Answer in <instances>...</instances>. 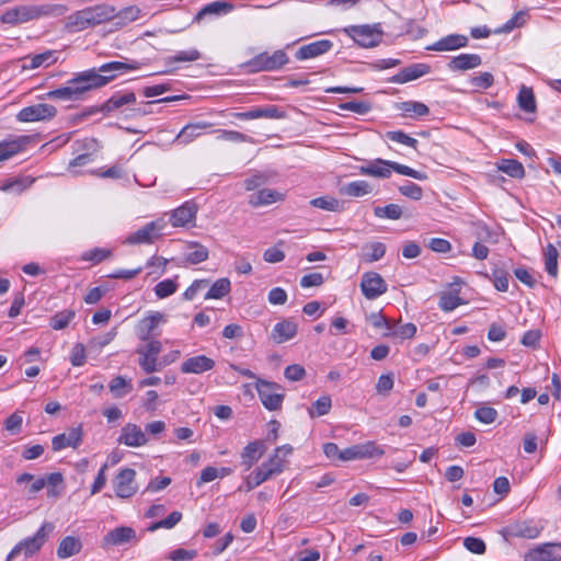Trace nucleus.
<instances>
[{"mask_svg": "<svg viewBox=\"0 0 561 561\" xmlns=\"http://www.w3.org/2000/svg\"><path fill=\"white\" fill-rule=\"evenodd\" d=\"M136 102V95L134 92H115L106 102H104L100 107L91 106L78 114L75 119L82 121L98 112H102L104 114H110L124 105L134 104Z\"/></svg>", "mask_w": 561, "mask_h": 561, "instance_id": "6", "label": "nucleus"}, {"mask_svg": "<svg viewBox=\"0 0 561 561\" xmlns=\"http://www.w3.org/2000/svg\"><path fill=\"white\" fill-rule=\"evenodd\" d=\"M164 320V316L160 312H151L140 320L137 325V335L141 341H151L154 336V330Z\"/></svg>", "mask_w": 561, "mask_h": 561, "instance_id": "19", "label": "nucleus"}, {"mask_svg": "<svg viewBox=\"0 0 561 561\" xmlns=\"http://www.w3.org/2000/svg\"><path fill=\"white\" fill-rule=\"evenodd\" d=\"M387 138L391 141H396L405 146H409L413 149H416L419 141L403 133L402 130H392L386 134Z\"/></svg>", "mask_w": 561, "mask_h": 561, "instance_id": "59", "label": "nucleus"}, {"mask_svg": "<svg viewBox=\"0 0 561 561\" xmlns=\"http://www.w3.org/2000/svg\"><path fill=\"white\" fill-rule=\"evenodd\" d=\"M344 33L354 39L360 47L373 48L382 41L383 32L380 24L374 25H351L345 27Z\"/></svg>", "mask_w": 561, "mask_h": 561, "instance_id": "5", "label": "nucleus"}, {"mask_svg": "<svg viewBox=\"0 0 561 561\" xmlns=\"http://www.w3.org/2000/svg\"><path fill=\"white\" fill-rule=\"evenodd\" d=\"M82 442V427H72L68 434H59L53 437V450L59 451L66 447L77 448Z\"/></svg>", "mask_w": 561, "mask_h": 561, "instance_id": "20", "label": "nucleus"}, {"mask_svg": "<svg viewBox=\"0 0 561 561\" xmlns=\"http://www.w3.org/2000/svg\"><path fill=\"white\" fill-rule=\"evenodd\" d=\"M462 304V299L457 291L443 293L439 297L438 306L444 311H453Z\"/></svg>", "mask_w": 561, "mask_h": 561, "instance_id": "48", "label": "nucleus"}, {"mask_svg": "<svg viewBox=\"0 0 561 561\" xmlns=\"http://www.w3.org/2000/svg\"><path fill=\"white\" fill-rule=\"evenodd\" d=\"M373 191L371 185L364 180L354 181L341 187V193L352 197H360L370 194Z\"/></svg>", "mask_w": 561, "mask_h": 561, "instance_id": "41", "label": "nucleus"}, {"mask_svg": "<svg viewBox=\"0 0 561 561\" xmlns=\"http://www.w3.org/2000/svg\"><path fill=\"white\" fill-rule=\"evenodd\" d=\"M339 107L343 111H350L359 115H365L370 112L371 104L367 101H351L341 103Z\"/></svg>", "mask_w": 561, "mask_h": 561, "instance_id": "58", "label": "nucleus"}, {"mask_svg": "<svg viewBox=\"0 0 561 561\" xmlns=\"http://www.w3.org/2000/svg\"><path fill=\"white\" fill-rule=\"evenodd\" d=\"M517 103L519 108L524 112H536V100L533 89L523 85L517 95Z\"/></svg>", "mask_w": 561, "mask_h": 561, "instance_id": "42", "label": "nucleus"}, {"mask_svg": "<svg viewBox=\"0 0 561 561\" xmlns=\"http://www.w3.org/2000/svg\"><path fill=\"white\" fill-rule=\"evenodd\" d=\"M162 350L161 342L158 340L148 341V344L144 347H139L137 353L139 354V366L147 374L160 370L157 356Z\"/></svg>", "mask_w": 561, "mask_h": 561, "instance_id": "12", "label": "nucleus"}, {"mask_svg": "<svg viewBox=\"0 0 561 561\" xmlns=\"http://www.w3.org/2000/svg\"><path fill=\"white\" fill-rule=\"evenodd\" d=\"M367 248L370 250L364 254V261L367 263L379 261L386 253V245L381 242L370 243Z\"/></svg>", "mask_w": 561, "mask_h": 561, "instance_id": "64", "label": "nucleus"}, {"mask_svg": "<svg viewBox=\"0 0 561 561\" xmlns=\"http://www.w3.org/2000/svg\"><path fill=\"white\" fill-rule=\"evenodd\" d=\"M28 141V137L19 136L8 140L0 141V162L9 160L21 152Z\"/></svg>", "mask_w": 561, "mask_h": 561, "instance_id": "28", "label": "nucleus"}, {"mask_svg": "<svg viewBox=\"0 0 561 561\" xmlns=\"http://www.w3.org/2000/svg\"><path fill=\"white\" fill-rule=\"evenodd\" d=\"M431 67L426 64H413L400 70L390 81L393 83H407L430 73Z\"/></svg>", "mask_w": 561, "mask_h": 561, "instance_id": "21", "label": "nucleus"}, {"mask_svg": "<svg viewBox=\"0 0 561 561\" xmlns=\"http://www.w3.org/2000/svg\"><path fill=\"white\" fill-rule=\"evenodd\" d=\"M108 388L113 397L116 399L123 398L133 391V385L130 380H127L123 376L114 377L111 380Z\"/></svg>", "mask_w": 561, "mask_h": 561, "instance_id": "43", "label": "nucleus"}, {"mask_svg": "<svg viewBox=\"0 0 561 561\" xmlns=\"http://www.w3.org/2000/svg\"><path fill=\"white\" fill-rule=\"evenodd\" d=\"M310 205L328 211H337L340 209V202L332 196H321L310 201Z\"/></svg>", "mask_w": 561, "mask_h": 561, "instance_id": "54", "label": "nucleus"}, {"mask_svg": "<svg viewBox=\"0 0 561 561\" xmlns=\"http://www.w3.org/2000/svg\"><path fill=\"white\" fill-rule=\"evenodd\" d=\"M216 363L213 358L206 355H197L188 357L181 364V371L183 374H195L199 375L205 371L211 370Z\"/></svg>", "mask_w": 561, "mask_h": 561, "instance_id": "17", "label": "nucleus"}, {"mask_svg": "<svg viewBox=\"0 0 561 561\" xmlns=\"http://www.w3.org/2000/svg\"><path fill=\"white\" fill-rule=\"evenodd\" d=\"M57 110L54 105L38 103L23 107L16 115V119L23 123L47 121L55 117Z\"/></svg>", "mask_w": 561, "mask_h": 561, "instance_id": "11", "label": "nucleus"}, {"mask_svg": "<svg viewBox=\"0 0 561 561\" xmlns=\"http://www.w3.org/2000/svg\"><path fill=\"white\" fill-rule=\"evenodd\" d=\"M90 27L87 15L82 10L69 14L64 20V30L68 33H78Z\"/></svg>", "mask_w": 561, "mask_h": 561, "instance_id": "34", "label": "nucleus"}, {"mask_svg": "<svg viewBox=\"0 0 561 561\" xmlns=\"http://www.w3.org/2000/svg\"><path fill=\"white\" fill-rule=\"evenodd\" d=\"M54 529L55 525L53 523L45 522L33 536L19 541L8 553L5 561H12L20 556L25 559L34 557L41 551Z\"/></svg>", "mask_w": 561, "mask_h": 561, "instance_id": "2", "label": "nucleus"}, {"mask_svg": "<svg viewBox=\"0 0 561 561\" xmlns=\"http://www.w3.org/2000/svg\"><path fill=\"white\" fill-rule=\"evenodd\" d=\"M82 549V542L75 536H66L59 542L57 548V557L59 559H67L78 554Z\"/></svg>", "mask_w": 561, "mask_h": 561, "instance_id": "35", "label": "nucleus"}, {"mask_svg": "<svg viewBox=\"0 0 561 561\" xmlns=\"http://www.w3.org/2000/svg\"><path fill=\"white\" fill-rule=\"evenodd\" d=\"M284 195L276 190L263 188L249 197V204L253 207L266 206L282 201Z\"/></svg>", "mask_w": 561, "mask_h": 561, "instance_id": "32", "label": "nucleus"}, {"mask_svg": "<svg viewBox=\"0 0 561 561\" xmlns=\"http://www.w3.org/2000/svg\"><path fill=\"white\" fill-rule=\"evenodd\" d=\"M273 476V471L271 470H263V467H257L245 480L244 488L245 491H251L254 488L259 486L266 480H268Z\"/></svg>", "mask_w": 561, "mask_h": 561, "instance_id": "45", "label": "nucleus"}, {"mask_svg": "<svg viewBox=\"0 0 561 561\" xmlns=\"http://www.w3.org/2000/svg\"><path fill=\"white\" fill-rule=\"evenodd\" d=\"M251 119L256 118H283L284 113L275 105L266 107H255L250 110Z\"/></svg>", "mask_w": 561, "mask_h": 561, "instance_id": "53", "label": "nucleus"}, {"mask_svg": "<svg viewBox=\"0 0 561 561\" xmlns=\"http://www.w3.org/2000/svg\"><path fill=\"white\" fill-rule=\"evenodd\" d=\"M30 8L33 21L48 16H61L68 11L65 4H30Z\"/></svg>", "mask_w": 561, "mask_h": 561, "instance_id": "33", "label": "nucleus"}, {"mask_svg": "<svg viewBox=\"0 0 561 561\" xmlns=\"http://www.w3.org/2000/svg\"><path fill=\"white\" fill-rule=\"evenodd\" d=\"M186 249L190 251L184 254V260L188 264L195 265L205 262L209 256L208 249L196 241L187 242Z\"/></svg>", "mask_w": 561, "mask_h": 561, "instance_id": "36", "label": "nucleus"}, {"mask_svg": "<svg viewBox=\"0 0 561 561\" xmlns=\"http://www.w3.org/2000/svg\"><path fill=\"white\" fill-rule=\"evenodd\" d=\"M399 192L413 201H420L423 196V190L420 185L407 181L403 185L398 187Z\"/></svg>", "mask_w": 561, "mask_h": 561, "instance_id": "61", "label": "nucleus"}, {"mask_svg": "<svg viewBox=\"0 0 561 561\" xmlns=\"http://www.w3.org/2000/svg\"><path fill=\"white\" fill-rule=\"evenodd\" d=\"M385 454L383 449L375 442H366L364 444L353 445L342 450L340 455L341 461H350L354 459H368L380 457Z\"/></svg>", "mask_w": 561, "mask_h": 561, "instance_id": "8", "label": "nucleus"}, {"mask_svg": "<svg viewBox=\"0 0 561 561\" xmlns=\"http://www.w3.org/2000/svg\"><path fill=\"white\" fill-rule=\"evenodd\" d=\"M178 289V284L173 279H164L154 286V293L158 298H167L174 294Z\"/></svg>", "mask_w": 561, "mask_h": 561, "instance_id": "63", "label": "nucleus"}, {"mask_svg": "<svg viewBox=\"0 0 561 561\" xmlns=\"http://www.w3.org/2000/svg\"><path fill=\"white\" fill-rule=\"evenodd\" d=\"M234 9V5L230 2L219 0L214 1L210 3H207L204 5L197 14L194 16L193 22L199 23L205 16L213 15V16H221L226 15L230 12H232Z\"/></svg>", "mask_w": 561, "mask_h": 561, "instance_id": "23", "label": "nucleus"}, {"mask_svg": "<svg viewBox=\"0 0 561 561\" xmlns=\"http://www.w3.org/2000/svg\"><path fill=\"white\" fill-rule=\"evenodd\" d=\"M265 447L263 442L254 440L249 443L242 450L241 463L245 470H249L264 454Z\"/></svg>", "mask_w": 561, "mask_h": 561, "instance_id": "31", "label": "nucleus"}, {"mask_svg": "<svg viewBox=\"0 0 561 561\" xmlns=\"http://www.w3.org/2000/svg\"><path fill=\"white\" fill-rule=\"evenodd\" d=\"M524 561H561V543L547 542L539 545L525 553Z\"/></svg>", "mask_w": 561, "mask_h": 561, "instance_id": "13", "label": "nucleus"}, {"mask_svg": "<svg viewBox=\"0 0 561 561\" xmlns=\"http://www.w3.org/2000/svg\"><path fill=\"white\" fill-rule=\"evenodd\" d=\"M333 47V43L329 39H320L301 46L295 54L296 59L305 60L316 58L328 53Z\"/></svg>", "mask_w": 561, "mask_h": 561, "instance_id": "18", "label": "nucleus"}, {"mask_svg": "<svg viewBox=\"0 0 561 561\" xmlns=\"http://www.w3.org/2000/svg\"><path fill=\"white\" fill-rule=\"evenodd\" d=\"M365 298L374 300L388 290V285L380 274L376 272H366L362 275L359 284Z\"/></svg>", "mask_w": 561, "mask_h": 561, "instance_id": "9", "label": "nucleus"}, {"mask_svg": "<svg viewBox=\"0 0 561 561\" xmlns=\"http://www.w3.org/2000/svg\"><path fill=\"white\" fill-rule=\"evenodd\" d=\"M255 389L263 407L268 411H278L283 407L285 389L274 381L256 378Z\"/></svg>", "mask_w": 561, "mask_h": 561, "instance_id": "3", "label": "nucleus"}, {"mask_svg": "<svg viewBox=\"0 0 561 561\" xmlns=\"http://www.w3.org/2000/svg\"><path fill=\"white\" fill-rule=\"evenodd\" d=\"M497 416H499L497 411L495 409H493L491 407H486V405L478 408L474 412V417L483 424H491V423L495 422Z\"/></svg>", "mask_w": 561, "mask_h": 561, "instance_id": "62", "label": "nucleus"}, {"mask_svg": "<svg viewBox=\"0 0 561 561\" xmlns=\"http://www.w3.org/2000/svg\"><path fill=\"white\" fill-rule=\"evenodd\" d=\"M485 276L493 282L494 287L499 291L505 293L508 290V272L505 268L495 267L492 270L491 276Z\"/></svg>", "mask_w": 561, "mask_h": 561, "instance_id": "50", "label": "nucleus"}, {"mask_svg": "<svg viewBox=\"0 0 561 561\" xmlns=\"http://www.w3.org/2000/svg\"><path fill=\"white\" fill-rule=\"evenodd\" d=\"M416 325L414 323H405L399 328H396L393 324V329L389 332L385 333V336H399L402 340L412 339L416 333Z\"/></svg>", "mask_w": 561, "mask_h": 561, "instance_id": "57", "label": "nucleus"}, {"mask_svg": "<svg viewBox=\"0 0 561 561\" xmlns=\"http://www.w3.org/2000/svg\"><path fill=\"white\" fill-rule=\"evenodd\" d=\"M136 538V531L131 527L121 526L108 531L103 537V546H121Z\"/></svg>", "mask_w": 561, "mask_h": 561, "instance_id": "25", "label": "nucleus"}, {"mask_svg": "<svg viewBox=\"0 0 561 561\" xmlns=\"http://www.w3.org/2000/svg\"><path fill=\"white\" fill-rule=\"evenodd\" d=\"M331 407V398L329 396H322L308 409V413L312 419L323 416L330 412Z\"/></svg>", "mask_w": 561, "mask_h": 561, "instance_id": "47", "label": "nucleus"}, {"mask_svg": "<svg viewBox=\"0 0 561 561\" xmlns=\"http://www.w3.org/2000/svg\"><path fill=\"white\" fill-rule=\"evenodd\" d=\"M209 126L210 124L207 123L187 124L180 130L174 141L187 145L201 135L202 129H205Z\"/></svg>", "mask_w": 561, "mask_h": 561, "instance_id": "37", "label": "nucleus"}, {"mask_svg": "<svg viewBox=\"0 0 561 561\" xmlns=\"http://www.w3.org/2000/svg\"><path fill=\"white\" fill-rule=\"evenodd\" d=\"M34 182L35 179L31 176L9 179L0 186V190L2 192H14L16 194H21L23 191L31 187Z\"/></svg>", "mask_w": 561, "mask_h": 561, "instance_id": "39", "label": "nucleus"}, {"mask_svg": "<svg viewBox=\"0 0 561 561\" xmlns=\"http://www.w3.org/2000/svg\"><path fill=\"white\" fill-rule=\"evenodd\" d=\"M75 316L76 312L73 310H61L50 318L49 324L54 330H62L66 327H68V324L71 322Z\"/></svg>", "mask_w": 561, "mask_h": 561, "instance_id": "49", "label": "nucleus"}, {"mask_svg": "<svg viewBox=\"0 0 561 561\" xmlns=\"http://www.w3.org/2000/svg\"><path fill=\"white\" fill-rule=\"evenodd\" d=\"M374 215L378 218H388L397 220L402 216V208L398 204L377 206L374 208Z\"/></svg>", "mask_w": 561, "mask_h": 561, "instance_id": "52", "label": "nucleus"}, {"mask_svg": "<svg viewBox=\"0 0 561 561\" xmlns=\"http://www.w3.org/2000/svg\"><path fill=\"white\" fill-rule=\"evenodd\" d=\"M56 61L55 53L46 50L32 57L23 58V69H36L41 66H49Z\"/></svg>", "mask_w": 561, "mask_h": 561, "instance_id": "38", "label": "nucleus"}, {"mask_svg": "<svg viewBox=\"0 0 561 561\" xmlns=\"http://www.w3.org/2000/svg\"><path fill=\"white\" fill-rule=\"evenodd\" d=\"M201 58V53L197 49H188L178 51L175 55L170 56L165 59L168 65H172L174 62H187L195 61Z\"/></svg>", "mask_w": 561, "mask_h": 561, "instance_id": "56", "label": "nucleus"}, {"mask_svg": "<svg viewBox=\"0 0 561 561\" xmlns=\"http://www.w3.org/2000/svg\"><path fill=\"white\" fill-rule=\"evenodd\" d=\"M117 442L128 447H140L148 443V438L140 426L127 423L122 427Z\"/></svg>", "mask_w": 561, "mask_h": 561, "instance_id": "15", "label": "nucleus"}, {"mask_svg": "<svg viewBox=\"0 0 561 561\" xmlns=\"http://www.w3.org/2000/svg\"><path fill=\"white\" fill-rule=\"evenodd\" d=\"M0 20L2 23L10 25H18L33 21L30 4L8 9L3 12Z\"/></svg>", "mask_w": 561, "mask_h": 561, "instance_id": "26", "label": "nucleus"}, {"mask_svg": "<svg viewBox=\"0 0 561 561\" xmlns=\"http://www.w3.org/2000/svg\"><path fill=\"white\" fill-rule=\"evenodd\" d=\"M392 168V171H396L399 174L407 175L420 181L426 180L427 175L424 172L416 171L408 165L391 161V164H388Z\"/></svg>", "mask_w": 561, "mask_h": 561, "instance_id": "60", "label": "nucleus"}, {"mask_svg": "<svg viewBox=\"0 0 561 561\" xmlns=\"http://www.w3.org/2000/svg\"><path fill=\"white\" fill-rule=\"evenodd\" d=\"M388 164H391V161L383 159H376L370 161L366 165H360L358 171L360 174L388 179L391 175L392 168Z\"/></svg>", "mask_w": 561, "mask_h": 561, "instance_id": "29", "label": "nucleus"}, {"mask_svg": "<svg viewBox=\"0 0 561 561\" xmlns=\"http://www.w3.org/2000/svg\"><path fill=\"white\" fill-rule=\"evenodd\" d=\"M165 224L162 220H156L148 222L142 228L137 231L130 233L126 242L129 244H150L153 243L154 240L162 236V229Z\"/></svg>", "mask_w": 561, "mask_h": 561, "instance_id": "10", "label": "nucleus"}, {"mask_svg": "<svg viewBox=\"0 0 561 561\" xmlns=\"http://www.w3.org/2000/svg\"><path fill=\"white\" fill-rule=\"evenodd\" d=\"M135 478L136 471L131 468H124L116 474L113 486L117 497L129 499L136 494L138 486Z\"/></svg>", "mask_w": 561, "mask_h": 561, "instance_id": "7", "label": "nucleus"}, {"mask_svg": "<svg viewBox=\"0 0 561 561\" xmlns=\"http://www.w3.org/2000/svg\"><path fill=\"white\" fill-rule=\"evenodd\" d=\"M297 331L298 324L291 319H285L274 325L271 337L275 343L282 344L294 339Z\"/></svg>", "mask_w": 561, "mask_h": 561, "instance_id": "22", "label": "nucleus"}, {"mask_svg": "<svg viewBox=\"0 0 561 561\" xmlns=\"http://www.w3.org/2000/svg\"><path fill=\"white\" fill-rule=\"evenodd\" d=\"M82 12L85 13L91 27L111 21L117 15L115 8L105 3L84 8Z\"/></svg>", "mask_w": 561, "mask_h": 561, "instance_id": "16", "label": "nucleus"}, {"mask_svg": "<svg viewBox=\"0 0 561 561\" xmlns=\"http://www.w3.org/2000/svg\"><path fill=\"white\" fill-rule=\"evenodd\" d=\"M181 519H182V513L178 512V511H174L167 518L151 524L148 527V530L152 533V531H156V530H158L160 528L171 529L178 523H180Z\"/></svg>", "mask_w": 561, "mask_h": 561, "instance_id": "55", "label": "nucleus"}, {"mask_svg": "<svg viewBox=\"0 0 561 561\" xmlns=\"http://www.w3.org/2000/svg\"><path fill=\"white\" fill-rule=\"evenodd\" d=\"M140 68V62L131 60L128 62L123 61H110L103 64L98 69L92 68L88 71H93L96 76L111 77L110 82L116 78L118 73H123L130 70H137Z\"/></svg>", "mask_w": 561, "mask_h": 561, "instance_id": "14", "label": "nucleus"}, {"mask_svg": "<svg viewBox=\"0 0 561 561\" xmlns=\"http://www.w3.org/2000/svg\"><path fill=\"white\" fill-rule=\"evenodd\" d=\"M467 44L468 38L465 35L453 34L440 38L433 45L428 46L427 49L436 51L455 50L466 47Z\"/></svg>", "mask_w": 561, "mask_h": 561, "instance_id": "30", "label": "nucleus"}, {"mask_svg": "<svg viewBox=\"0 0 561 561\" xmlns=\"http://www.w3.org/2000/svg\"><path fill=\"white\" fill-rule=\"evenodd\" d=\"M400 110L410 116H425L430 113L428 106L417 101L402 102Z\"/></svg>", "mask_w": 561, "mask_h": 561, "instance_id": "51", "label": "nucleus"}, {"mask_svg": "<svg viewBox=\"0 0 561 561\" xmlns=\"http://www.w3.org/2000/svg\"><path fill=\"white\" fill-rule=\"evenodd\" d=\"M558 255L557 248L549 243L543 251V259L545 270L552 277H557L558 275Z\"/></svg>", "mask_w": 561, "mask_h": 561, "instance_id": "44", "label": "nucleus"}, {"mask_svg": "<svg viewBox=\"0 0 561 561\" xmlns=\"http://www.w3.org/2000/svg\"><path fill=\"white\" fill-rule=\"evenodd\" d=\"M111 77L96 76L93 71H82L66 82L65 87L46 93L48 99L78 101L90 90L99 89L110 82Z\"/></svg>", "mask_w": 561, "mask_h": 561, "instance_id": "1", "label": "nucleus"}, {"mask_svg": "<svg viewBox=\"0 0 561 561\" xmlns=\"http://www.w3.org/2000/svg\"><path fill=\"white\" fill-rule=\"evenodd\" d=\"M289 58L283 49L275 50L273 54L261 53L244 64L248 72L275 71L288 62Z\"/></svg>", "mask_w": 561, "mask_h": 561, "instance_id": "4", "label": "nucleus"}, {"mask_svg": "<svg viewBox=\"0 0 561 561\" xmlns=\"http://www.w3.org/2000/svg\"><path fill=\"white\" fill-rule=\"evenodd\" d=\"M481 64L482 59L478 54H460L450 59L448 69L451 71H465L477 68Z\"/></svg>", "mask_w": 561, "mask_h": 561, "instance_id": "27", "label": "nucleus"}, {"mask_svg": "<svg viewBox=\"0 0 561 561\" xmlns=\"http://www.w3.org/2000/svg\"><path fill=\"white\" fill-rule=\"evenodd\" d=\"M230 291V280L228 278L217 279L205 295V299H220Z\"/></svg>", "mask_w": 561, "mask_h": 561, "instance_id": "46", "label": "nucleus"}, {"mask_svg": "<svg viewBox=\"0 0 561 561\" xmlns=\"http://www.w3.org/2000/svg\"><path fill=\"white\" fill-rule=\"evenodd\" d=\"M197 206L195 203L186 202L174 209L170 216V222L173 227H184L195 219Z\"/></svg>", "mask_w": 561, "mask_h": 561, "instance_id": "24", "label": "nucleus"}, {"mask_svg": "<svg viewBox=\"0 0 561 561\" xmlns=\"http://www.w3.org/2000/svg\"><path fill=\"white\" fill-rule=\"evenodd\" d=\"M497 169L514 179H523L525 176L524 165L515 159L500 160Z\"/></svg>", "mask_w": 561, "mask_h": 561, "instance_id": "40", "label": "nucleus"}]
</instances>
